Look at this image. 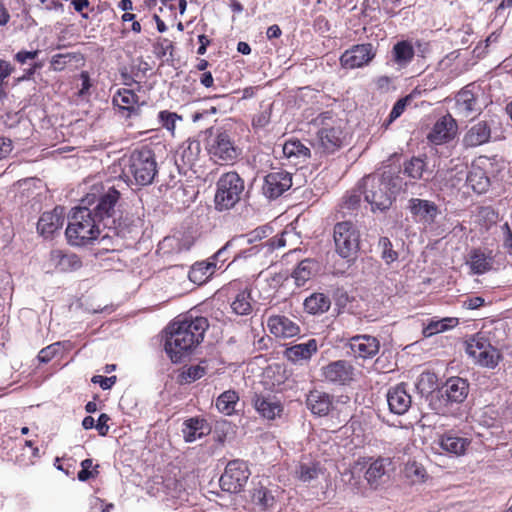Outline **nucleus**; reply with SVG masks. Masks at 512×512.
Returning a JSON list of instances; mask_svg holds the SVG:
<instances>
[{
    "instance_id": "f257e3e1",
    "label": "nucleus",
    "mask_w": 512,
    "mask_h": 512,
    "mask_svg": "<svg viewBox=\"0 0 512 512\" xmlns=\"http://www.w3.org/2000/svg\"><path fill=\"white\" fill-rule=\"evenodd\" d=\"M209 327L205 317H185L169 326V335L165 342V351L172 362H180L195 348Z\"/></svg>"
},
{
    "instance_id": "f03ea898",
    "label": "nucleus",
    "mask_w": 512,
    "mask_h": 512,
    "mask_svg": "<svg viewBox=\"0 0 512 512\" xmlns=\"http://www.w3.org/2000/svg\"><path fill=\"white\" fill-rule=\"evenodd\" d=\"M103 228L91 208L80 206L73 210L65 234L73 246H85L97 240Z\"/></svg>"
},
{
    "instance_id": "7ed1b4c3",
    "label": "nucleus",
    "mask_w": 512,
    "mask_h": 512,
    "mask_svg": "<svg viewBox=\"0 0 512 512\" xmlns=\"http://www.w3.org/2000/svg\"><path fill=\"white\" fill-rule=\"evenodd\" d=\"M158 173L154 152L148 147L134 150L122 159V174L137 185L146 186L153 182Z\"/></svg>"
},
{
    "instance_id": "20e7f679",
    "label": "nucleus",
    "mask_w": 512,
    "mask_h": 512,
    "mask_svg": "<svg viewBox=\"0 0 512 512\" xmlns=\"http://www.w3.org/2000/svg\"><path fill=\"white\" fill-rule=\"evenodd\" d=\"M316 122L320 125V128L313 144L315 154L322 156L334 153L343 144L344 120L327 111L320 114Z\"/></svg>"
},
{
    "instance_id": "39448f33",
    "label": "nucleus",
    "mask_w": 512,
    "mask_h": 512,
    "mask_svg": "<svg viewBox=\"0 0 512 512\" xmlns=\"http://www.w3.org/2000/svg\"><path fill=\"white\" fill-rule=\"evenodd\" d=\"M120 198V193L114 187L94 186L92 192L87 194L83 203L94 205L91 209L93 215L102 223L103 228H110V223H114L115 206Z\"/></svg>"
},
{
    "instance_id": "423d86ee",
    "label": "nucleus",
    "mask_w": 512,
    "mask_h": 512,
    "mask_svg": "<svg viewBox=\"0 0 512 512\" xmlns=\"http://www.w3.org/2000/svg\"><path fill=\"white\" fill-rule=\"evenodd\" d=\"M245 182L235 171L223 173L216 182L215 207L219 211L234 208L243 198Z\"/></svg>"
},
{
    "instance_id": "0eeeda50",
    "label": "nucleus",
    "mask_w": 512,
    "mask_h": 512,
    "mask_svg": "<svg viewBox=\"0 0 512 512\" xmlns=\"http://www.w3.org/2000/svg\"><path fill=\"white\" fill-rule=\"evenodd\" d=\"M469 393V383L461 377H450L439 390L440 396L432 398L430 405L438 414L445 415L450 412V406L465 401Z\"/></svg>"
},
{
    "instance_id": "6e6552de",
    "label": "nucleus",
    "mask_w": 512,
    "mask_h": 512,
    "mask_svg": "<svg viewBox=\"0 0 512 512\" xmlns=\"http://www.w3.org/2000/svg\"><path fill=\"white\" fill-rule=\"evenodd\" d=\"M333 238L336 252L346 259L355 257L359 250L360 233L357 227L350 221H342L335 224Z\"/></svg>"
},
{
    "instance_id": "1a4fd4ad",
    "label": "nucleus",
    "mask_w": 512,
    "mask_h": 512,
    "mask_svg": "<svg viewBox=\"0 0 512 512\" xmlns=\"http://www.w3.org/2000/svg\"><path fill=\"white\" fill-rule=\"evenodd\" d=\"M466 352L480 366L491 369L495 368L502 358L499 350L483 333H477L467 342Z\"/></svg>"
},
{
    "instance_id": "9d476101",
    "label": "nucleus",
    "mask_w": 512,
    "mask_h": 512,
    "mask_svg": "<svg viewBox=\"0 0 512 512\" xmlns=\"http://www.w3.org/2000/svg\"><path fill=\"white\" fill-rule=\"evenodd\" d=\"M207 150L214 161L232 162L239 156V149L235 146L230 135L221 129L209 131Z\"/></svg>"
},
{
    "instance_id": "9b49d317",
    "label": "nucleus",
    "mask_w": 512,
    "mask_h": 512,
    "mask_svg": "<svg viewBox=\"0 0 512 512\" xmlns=\"http://www.w3.org/2000/svg\"><path fill=\"white\" fill-rule=\"evenodd\" d=\"M249 476L250 470L245 461L239 459L229 461L219 479L220 487L229 493H240Z\"/></svg>"
},
{
    "instance_id": "f8f14e48",
    "label": "nucleus",
    "mask_w": 512,
    "mask_h": 512,
    "mask_svg": "<svg viewBox=\"0 0 512 512\" xmlns=\"http://www.w3.org/2000/svg\"><path fill=\"white\" fill-rule=\"evenodd\" d=\"M384 172L377 171L363 178L360 185L365 201L370 205L371 211L376 213L384 211Z\"/></svg>"
},
{
    "instance_id": "ddd939ff",
    "label": "nucleus",
    "mask_w": 512,
    "mask_h": 512,
    "mask_svg": "<svg viewBox=\"0 0 512 512\" xmlns=\"http://www.w3.org/2000/svg\"><path fill=\"white\" fill-rule=\"evenodd\" d=\"M493 163L487 156H479L475 159L466 174V182L472 190L478 194L485 193L490 187L491 168Z\"/></svg>"
},
{
    "instance_id": "4468645a",
    "label": "nucleus",
    "mask_w": 512,
    "mask_h": 512,
    "mask_svg": "<svg viewBox=\"0 0 512 512\" xmlns=\"http://www.w3.org/2000/svg\"><path fill=\"white\" fill-rule=\"evenodd\" d=\"M474 88V84H468L456 94L454 112L458 117L472 119L481 113L478 96L474 92Z\"/></svg>"
},
{
    "instance_id": "2eb2a0df",
    "label": "nucleus",
    "mask_w": 512,
    "mask_h": 512,
    "mask_svg": "<svg viewBox=\"0 0 512 512\" xmlns=\"http://www.w3.org/2000/svg\"><path fill=\"white\" fill-rule=\"evenodd\" d=\"M292 186L291 173L284 170H276L268 173L262 186L263 195L269 199L280 197Z\"/></svg>"
},
{
    "instance_id": "dca6fc26",
    "label": "nucleus",
    "mask_w": 512,
    "mask_h": 512,
    "mask_svg": "<svg viewBox=\"0 0 512 512\" xmlns=\"http://www.w3.org/2000/svg\"><path fill=\"white\" fill-rule=\"evenodd\" d=\"M374 56L375 50L372 44L354 45L341 55L340 63L346 69L360 68L368 64Z\"/></svg>"
},
{
    "instance_id": "f3484780",
    "label": "nucleus",
    "mask_w": 512,
    "mask_h": 512,
    "mask_svg": "<svg viewBox=\"0 0 512 512\" xmlns=\"http://www.w3.org/2000/svg\"><path fill=\"white\" fill-rule=\"evenodd\" d=\"M457 131L456 120L450 114H447L436 121L427 139L435 145L446 144L455 138Z\"/></svg>"
},
{
    "instance_id": "a211bd4d",
    "label": "nucleus",
    "mask_w": 512,
    "mask_h": 512,
    "mask_svg": "<svg viewBox=\"0 0 512 512\" xmlns=\"http://www.w3.org/2000/svg\"><path fill=\"white\" fill-rule=\"evenodd\" d=\"M322 375L328 382L346 385L354 378V367L345 360H337L324 366Z\"/></svg>"
},
{
    "instance_id": "6ab92c4d",
    "label": "nucleus",
    "mask_w": 512,
    "mask_h": 512,
    "mask_svg": "<svg viewBox=\"0 0 512 512\" xmlns=\"http://www.w3.org/2000/svg\"><path fill=\"white\" fill-rule=\"evenodd\" d=\"M492 123L489 121H478L473 124L464 134L462 145L464 148H475L484 145L491 140Z\"/></svg>"
},
{
    "instance_id": "aec40b11",
    "label": "nucleus",
    "mask_w": 512,
    "mask_h": 512,
    "mask_svg": "<svg viewBox=\"0 0 512 512\" xmlns=\"http://www.w3.org/2000/svg\"><path fill=\"white\" fill-rule=\"evenodd\" d=\"M252 403L258 414L267 420H274L280 417L283 412V405L276 396L270 394L255 393Z\"/></svg>"
},
{
    "instance_id": "412c9836",
    "label": "nucleus",
    "mask_w": 512,
    "mask_h": 512,
    "mask_svg": "<svg viewBox=\"0 0 512 512\" xmlns=\"http://www.w3.org/2000/svg\"><path fill=\"white\" fill-rule=\"evenodd\" d=\"M347 347L348 353L356 358H372L379 351V342L375 337L369 335H356L352 337Z\"/></svg>"
},
{
    "instance_id": "4be33fe9",
    "label": "nucleus",
    "mask_w": 512,
    "mask_h": 512,
    "mask_svg": "<svg viewBox=\"0 0 512 512\" xmlns=\"http://www.w3.org/2000/svg\"><path fill=\"white\" fill-rule=\"evenodd\" d=\"M269 332L277 338H291L300 333L299 325L284 315H272L267 320Z\"/></svg>"
},
{
    "instance_id": "5701e85b",
    "label": "nucleus",
    "mask_w": 512,
    "mask_h": 512,
    "mask_svg": "<svg viewBox=\"0 0 512 512\" xmlns=\"http://www.w3.org/2000/svg\"><path fill=\"white\" fill-rule=\"evenodd\" d=\"M112 102L125 117H131L139 113V97L130 89H119L114 94Z\"/></svg>"
},
{
    "instance_id": "b1692460",
    "label": "nucleus",
    "mask_w": 512,
    "mask_h": 512,
    "mask_svg": "<svg viewBox=\"0 0 512 512\" xmlns=\"http://www.w3.org/2000/svg\"><path fill=\"white\" fill-rule=\"evenodd\" d=\"M412 216L424 223L432 224L439 214L438 206L429 200L411 198L408 206Z\"/></svg>"
},
{
    "instance_id": "393cba45",
    "label": "nucleus",
    "mask_w": 512,
    "mask_h": 512,
    "mask_svg": "<svg viewBox=\"0 0 512 512\" xmlns=\"http://www.w3.org/2000/svg\"><path fill=\"white\" fill-rule=\"evenodd\" d=\"M64 223L63 209L56 207L54 210L44 212L38 220L37 230L45 237H50L58 231Z\"/></svg>"
},
{
    "instance_id": "a878e982",
    "label": "nucleus",
    "mask_w": 512,
    "mask_h": 512,
    "mask_svg": "<svg viewBox=\"0 0 512 512\" xmlns=\"http://www.w3.org/2000/svg\"><path fill=\"white\" fill-rule=\"evenodd\" d=\"M437 443L443 451L461 456L466 452L471 441L468 438L458 436L452 431H448L439 435Z\"/></svg>"
},
{
    "instance_id": "bb28decb",
    "label": "nucleus",
    "mask_w": 512,
    "mask_h": 512,
    "mask_svg": "<svg viewBox=\"0 0 512 512\" xmlns=\"http://www.w3.org/2000/svg\"><path fill=\"white\" fill-rule=\"evenodd\" d=\"M386 401L392 413L402 415L411 405V396L407 393L404 384H400L388 391Z\"/></svg>"
},
{
    "instance_id": "cd10ccee",
    "label": "nucleus",
    "mask_w": 512,
    "mask_h": 512,
    "mask_svg": "<svg viewBox=\"0 0 512 512\" xmlns=\"http://www.w3.org/2000/svg\"><path fill=\"white\" fill-rule=\"evenodd\" d=\"M307 408L317 416H326L332 408V396L320 390H312L306 397Z\"/></svg>"
},
{
    "instance_id": "c85d7f7f",
    "label": "nucleus",
    "mask_w": 512,
    "mask_h": 512,
    "mask_svg": "<svg viewBox=\"0 0 512 512\" xmlns=\"http://www.w3.org/2000/svg\"><path fill=\"white\" fill-rule=\"evenodd\" d=\"M49 263L60 272L75 271L82 266V262L76 254L65 253L62 250L51 251Z\"/></svg>"
},
{
    "instance_id": "c756f323",
    "label": "nucleus",
    "mask_w": 512,
    "mask_h": 512,
    "mask_svg": "<svg viewBox=\"0 0 512 512\" xmlns=\"http://www.w3.org/2000/svg\"><path fill=\"white\" fill-rule=\"evenodd\" d=\"M494 257L492 251L481 248L472 249L469 253L468 264L473 274L481 275L490 271L493 267Z\"/></svg>"
},
{
    "instance_id": "7c9ffc66",
    "label": "nucleus",
    "mask_w": 512,
    "mask_h": 512,
    "mask_svg": "<svg viewBox=\"0 0 512 512\" xmlns=\"http://www.w3.org/2000/svg\"><path fill=\"white\" fill-rule=\"evenodd\" d=\"M211 431L205 419L192 417L184 421L182 434L185 442L191 443L208 435Z\"/></svg>"
},
{
    "instance_id": "2f4dec72",
    "label": "nucleus",
    "mask_w": 512,
    "mask_h": 512,
    "mask_svg": "<svg viewBox=\"0 0 512 512\" xmlns=\"http://www.w3.org/2000/svg\"><path fill=\"white\" fill-rule=\"evenodd\" d=\"M283 154L295 165L305 163L311 157V150L298 139H290L283 145Z\"/></svg>"
},
{
    "instance_id": "473e14b6",
    "label": "nucleus",
    "mask_w": 512,
    "mask_h": 512,
    "mask_svg": "<svg viewBox=\"0 0 512 512\" xmlns=\"http://www.w3.org/2000/svg\"><path fill=\"white\" fill-rule=\"evenodd\" d=\"M317 349V341L315 339H310L305 343H299L288 347L285 350V356L289 361L299 363L310 359L311 356L317 352Z\"/></svg>"
},
{
    "instance_id": "72a5a7b5",
    "label": "nucleus",
    "mask_w": 512,
    "mask_h": 512,
    "mask_svg": "<svg viewBox=\"0 0 512 512\" xmlns=\"http://www.w3.org/2000/svg\"><path fill=\"white\" fill-rule=\"evenodd\" d=\"M414 48L410 41L397 42L392 49V60L400 67L407 66L414 57Z\"/></svg>"
},
{
    "instance_id": "f704fd0d",
    "label": "nucleus",
    "mask_w": 512,
    "mask_h": 512,
    "mask_svg": "<svg viewBox=\"0 0 512 512\" xmlns=\"http://www.w3.org/2000/svg\"><path fill=\"white\" fill-rule=\"evenodd\" d=\"M331 306L330 298L323 293H313L304 301V308L309 314H323Z\"/></svg>"
},
{
    "instance_id": "c9c22d12",
    "label": "nucleus",
    "mask_w": 512,
    "mask_h": 512,
    "mask_svg": "<svg viewBox=\"0 0 512 512\" xmlns=\"http://www.w3.org/2000/svg\"><path fill=\"white\" fill-rule=\"evenodd\" d=\"M318 264L315 260L307 258L302 260L293 272V277L298 286H303L317 271Z\"/></svg>"
},
{
    "instance_id": "e433bc0d",
    "label": "nucleus",
    "mask_w": 512,
    "mask_h": 512,
    "mask_svg": "<svg viewBox=\"0 0 512 512\" xmlns=\"http://www.w3.org/2000/svg\"><path fill=\"white\" fill-rule=\"evenodd\" d=\"M458 324L457 318H443V319H435L432 318L429 320L428 324L423 328L422 334L424 337L428 338L435 334L444 332L450 328L455 327Z\"/></svg>"
},
{
    "instance_id": "4c0bfd02",
    "label": "nucleus",
    "mask_w": 512,
    "mask_h": 512,
    "mask_svg": "<svg viewBox=\"0 0 512 512\" xmlns=\"http://www.w3.org/2000/svg\"><path fill=\"white\" fill-rule=\"evenodd\" d=\"M403 475L409 484L423 483L428 477L424 466L416 461H409L405 464Z\"/></svg>"
},
{
    "instance_id": "58836bf2",
    "label": "nucleus",
    "mask_w": 512,
    "mask_h": 512,
    "mask_svg": "<svg viewBox=\"0 0 512 512\" xmlns=\"http://www.w3.org/2000/svg\"><path fill=\"white\" fill-rule=\"evenodd\" d=\"M231 309L237 315H249L252 311L250 291L247 289L240 291L232 301Z\"/></svg>"
},
{
    "instance_id": "ea45409f",
    "label": "nucleus",
    "mask_w": 512,
    "mask_h": 512,
    "mask_svg": "<svg viewBox=\"0 0 512 512\" xmlns=\"http://www.w3.org/2000/svg\"><path fill=\"white\" fill-rule=\"evenodd\" d=\"M215 268L216 262L196 263L189 272V278L193 282H202L214 273Z\"/></svg>"
},
{
    "instance_id": "a19ab883",
    "label": "nucleus",
    "mask_w": 512,
    "mask_h": 512,
    "mask_svg": "<svg viewBox=\"0 0 512 512\" xmlns=\"http://www.w3.org/2000/svg\"><path fill=\"white\" fill-rule=\"evenodd\" d=\"M238 400V394L235 391L228 390L217 398L216 407L220 412L231 415L235 410Z\"/></svg>"
},
{
    "instance_id": "79ce46f5",
    "label": "nucleus",
    "mask_w": 512,
    "mask_h": 512,
    "mask_svg": "<svg viewBox=\"0 0 512 512\" xmlns=\"http://www.w3.org/2000/svg\"><path fill=\"white\" fill-rule=\"evenodd\" d=\"M251 499L255 505L262 509L272 507L275 502L274 496L263 486L253 489Z\"/></svg>"
},
{
    "instance_id": "37998d69",
    "label": "nucleus",
    "mask_w": 512,
    "mask_h": 512,
    "mask_svg": "<svg viewBox=\"0 0 512 512\" xmlns=\"http://www.w3.org/2000/svg\"><path fill=\"white\" fill-rule=\"evenodd\" d=\"M425 169L426 163L422 158L412 157L409 161L404 163L403 173L412 179H420Z\"/></svg>"
},
{
    "instance_id": "c03bdc74",
    "label": "nucleus",
    "mask_w": 512,
    "mask_h": 512,
    "mask_svg": "<svg viewBox=\"0 0 512 512\" xmlns=\"http://www.w3.org/2000/svg\"><path fill=\"white\" fill-rule=\"evenodd\" d=\"M384 475V461L382 459H377L366 471V479L371 487L377 488L380 485V481L382 476Z\"/></svg>"
},
{
    "instance_id": "a18cd8bd",
    "label": "nucleus",
    "mask_w": 512,
    "mask_h": 512,
    "mask_svg": "<svg viewBox=\"0 0 512 512\" xmlns=\"http://www.w3.org/2000/svg\"><path fill=\"white\" fill-rule=\"evenodd\" d=\"M361 194L362 192L360 187L358 189H353L347 192L341 204V209L343 213H352L359 207L361 201Z\"/></svg>"
},
{
    "instance_id": "49530a36",
    "label": "nucleus",
    "mask_w": 512,
    "mask_h": 512,
    "mask_svg": "<svg viewBox=\"0 0 512 512\" xmlns=\"http://www.w3.org/2000/svg\"><path fill=\"white\" fill-rule=\"evenodd\" d=\"M318 474L319 467L315 463H301L296 470L297 478L304 483L316 479Z\"/></svg>"
},
{
    "instance_id": "de8ad7c7",
    "label": "nucleus",
    "mask_w": 512,
    "mask_h": 512,
    "mask_svg": "<svg viewBox=\"0 0 512 512\" xmlns=\"http://www.w3.org/2000/svg\"><path fill=\"white\" fill-rule=\"evenodd\" d=\"M206 374V368L201 365L190 366L183 370L179 375V382L181 384L192 383Z\"/></svg>"
},
{
    "instance_id": "09e8293b",
    "label": "nucleus",
    "mask_w": 512,
    "mask_h": 512,
    "mask_svg": "<svg viewBox=\"0 0 512 512\" xmlns=\"http://www.w3.org/2000/svg\"><path fill=\"white\" fill-rule=\"evenodd\" d=\"M479 224L489 230L498 221V213L491 207H482L479 210Z\"/></svg>"
},
{
    "instance_id": "8fccbe9b",
    "label": "nucleus",
    "mask_w": 512,
    "mask_h": 512,
    "mask_svg": "<svg viewBox=\"0 0 512 512\" xmlns=\"http://www.w3.org/2000/svg\"><path fill=\"white\" fill-rule=\"evenodd\" d=\"M437 385V376L431 372H423L418 379L417 388L420 392L429 393L432 392Z\"/></svg>"
},
{
    "instance_id": "3c124183",
    "label": "nucleus",
    "mask_w": 512,
    "mask_h": 512,
    "mask_svg": "<svg viewBox=\"0 0 512 512\" xmlns=\"http://www.w3.org/2000/svg\"><path fill=\"white\" fill-rule=\"evenodd\" d=\"M158 120L162 127L167 129L172 134L174 133L176 122L182 120V116L178 115L175 112H170L168 110L160 111L158 114Z\"/></svg>"
},
{
    "instance_id": "603ef678",
    "label": "nucleus",
    "mask_w": 512,
    "mask_h": 512,
    "mask_svg": "<svg viewBox=\"0 0 512 512\" xmlns=\"http://www.w3.org/2000/svg\"><path fill=\"white\" fill-rule=\"evenodd\" d=\"M271 233V228L269 226H261L257 227L250 233L246 235H240L238 237H235L237 239V242L245 241L247 243H253L259 240H262L263 238H266Z\"/></svg>"
},
{
    "instance_id": "864d4df0",
    "label": "nucleus",
    "mask_w": 512,
    "mask_h": 512,
    "mask_svg": "<svg viewBox=\"0 0 512 512\" xmlns=\"http://www.w3.org/2000/svg\"><path fill=\"white\" fill-rule=\"evenodd\" d=\"M98 465L93 468L92 459H84L81 462V470L78 472V479L82 482L87 481L90 478H94L98 475Z\"/></svg>"
},
{
    "instance_id": "5fc2aeb1",
    "label": "nucleus",
    "mask_w": 512,
    "mask_h": 512,
    "mask_svg": "<svg viewBox=\"0 0 512 512\" xmlns=\"http://www.w3.org/2000/svg\"><path fill=\"white\" fill-rule=\"evenodd\" d=\"M412 101V95H407L403 98H400L393 106L390 114H389V121L388 123L393 122L398 117H400L403 112L405 111L408 104H410Z\"/></svg>"
},
{
    "instance_id": "6e6d98bb",
    "label": "nucleus",
    "mask_w": 512,
    "mask_h": 512,
    "mask_svg": "<svg viewBox=\"0 0 512 512\" xmlns=\"http://www.w3.org/2000/svg\"><path fill=\"white\" fill-rule=\"evenodd\" d=\"M271 108L272 105H269L266 109L262 110L260 113L254 116L252 120V125L255 128H264L270 123L271 120Z\"/></svg>"
},
{
    "instance_id": "4d7b16f0",
    "label": "nucleus",
    "mask_w": 512,
    "mask_h": 512,
    "mask_svg": "<svg viewBox=\"0 0 512 512\" xmlns=\"http://www.w3.org/2000/svg\"><path fill=\"white\" fill-rule=\"evenodd\" d=\"M60 351V343H53L45 348H43L39 354L38 359L40 362L47 363L49 362L58 352Z\"/></svg>"
},
{
    "instance_id": "13d9d810",
    "label": "nucleus",
    "mask_w": 512,
    "mask_h": 512,
    "mask_svg": "<svg viewBox=\"0 0 512 512\" xmlns=\"http://www.w3.org/2000/svg\"><path fill=\"white\" fill-rule=\"evenodd\" d=\"M40 51L39 50H33V51H26V50H20L17 52L14 56V60L18 62L21 65L28 64L31 61L35 60Z\"/></svg>"
},
{
    "instance_id": "bf43d9fd",
    "label": "nucleus",
    "mask_w": 512,
    "mask_h": 512,
    "mask_svg": "<svg viewBox=\"0 0 512 512\" xmlns=\"http://www.w3.org/2000/svg\"><path fill=\"white\" fill-rule=\"evenodd\" d=\"M503 232L502 245L506 252L512 256V230L507 222L501 226Z\"/></svg>"
},
{
    "instance_id": "052dcab7",
    "label": "nucleus",
    "mask_w": 512,
    "mask_h": 512,
    "mask_svg": "<svg viewBox=\"0 0 512 512\" xmlns=\"http://www.w3.org/2000/svg\"><path fill=\"white\" fill-rule=\"evenodd\" d=\"M109 420H110V417L107 414H105V413L100 414V416L97 420V424H95V428L97 429L99 435L106 436L108 434V431H109L108 421Z\"/></svg>"
},
{
    "instance_id": "680f3d73",
    "label": "nucleus",
    "mask_w": 512,
    "mask_h": 512,
    "mask_svg": "<svg viewBox=\"0 0 512 512\" xmlns=\"http://www.w3.org/2000/svg\"><path fill=\"white\" fill-rule=\"evenodd\" d=\"M237 244V239L233 238L229 240L221 249L217 251V253L214 255L215 261H219L221 263H224L226 261V254L228 250L232 247H234Z\"/></svg>"
},
{
    "instance_id": "e2e57ef3",
    "label": "nucleus",
    "mask_w": 512,
    "mask_h": 512,
    "mask_svg": "<svg viewBox=\"0 0 512 512\" xmlns=\"http://www.w3.org/2000/svg\"><path fill=\"white\" fill-rule=\"evenodd\" d=\"M93 383H98L103 390L110 389L116 382V377H104L101 375H95L92 378Z\"/></svg>"
},
{
    "instance_id": "0e129e2a",
    "label": "nucleus",
    "mask_w": 512,
    "mask_h": 512,
    "mask_svg": "<svg viewBox=\"0 0 512 512\" xmlns=\"http://www.w3.org/2000/svg\"><path fill=\"white\" fill-rule=\"evenodd\" d=\"M12 150V141L9 138L0 136V160L8 157Z\"/></svg>"
},
{
    "instance_id": "69168bd1",
    "label": "nucleus",
    "mask_w": 512,
    "mask_h": 512,
    "mask_svg": "<svg viewBox=\"0 0 512 512\" xmlns=\"http://www.w3.org/2000/svg\"><path fill=\"white\" fill-rule=\"evenodd\" d=\"M485 305V299L480 296L469 297L463 302V306L470 310L478 309Z\"/></svg>"
},
{
    "instance_id": "338daca9",
    "label": "nucleus",
    "mask_w": 512,
    "mask_h": 512,
    "mask_svg": "<svg viewBox=\"0 0 512 512\" xmlns=\"http://www.w3.org/2000/svg\"><path fill=\"white\" fill-rule=\"evenodd\" d=\"M13 71L14 67L8 61L0 59V86L3 84L4 80L12 74Z\"/></svg>"
},
{
    "instance_id": "774afa93",
    "label": "nucleus",
    "mask_w": 512,
    "mask_h": 512,
    "mask_svg": "<svg viewBox=\"0 0 512 512\" xmlns=\"http://www.w3.org/2000/svg\"><path fill=\"white\" fill-rule=\"evenodd\" d=\"M401 0H386V14L393 16L400 11Z\"/></svg>"
}]
</instances>
